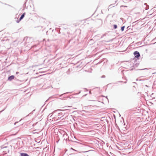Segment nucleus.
<instances>
[{
  "label": "nucleus",
  "mask_w": 156,
  "mask_h": 156,
  "mask_svg": "<svg viewBox=\"0 0 156 156\" xmlns=\"http://www.w3.org/2000/svg\"><path fill=\"white\" fill-rule=\"evenodd\" d=\"M134 55L135 56V57L137 58H138L140 56L139 53L137 51H135L134 52Z\"/></svg>",
  "instance_id": "1"
},
{
  "label": "nucleus",
  "mask_w": 156,
  "mask_h": 156,
  "mask_svg": "<svg viewBox=\"0 0 156 156\" xmlns=\"http://www.w3.org/2000/svg\"><path fill=\"white\" fill-rule=\"evenodd\" d=\"M25 15V13H24L20 17V18L19 20H18L17 21V22L18 23L20 21H21V20L23 19V18L24 17Z\"/></svg>",
  "instance_id": "2"
},
{
  "label": "nucleus",
  "mask_w": 156,
  "mask_h": 156,
  "mask_svg": "<svg viewBox=\"0 0 156 156\" xmlns=\"http://www.w3.org/2000/svg\"><path fill=\"white\" fill-rule=\"evenodd\" d=\"M40 131L38 130H33L32 132V133L33 134H35V133H39Z\"/></svg>",
  "instance_id": "3"
},
{
  "label": "nucleus",
  "mask_w": 156,
  "mask_h": 156,
  "mask_svg": "<svg viewBox=\"0 0 156 156\" xmlns=\"http://www.w3.org/2000/svg\"><path fill=\"white\" fill-rule=\"evenodd\" d=\"M14 76L13 75H12L11 76H9L8 77V79L9 80L11 81V80H12L13 79H14Z\"/></svg>",
  "instance_id": "4"
},
{
  "label": "nucleus",
  "mask_w": 156,
  "mask_h": 156,
  "mask_svg": "<svg viewBox=\"0 0 156 156\" xmlns=\"http://www.w3.org/2000/svg\"><path fill=\"white\" fill-rule=\"evenodd\" d=\"M21 156H29L27 154L24 153H21Z\"/></svg>",
  "instance_id": "5"
},
{
  "label": "nucleus",
  "mask_w": 156,
  "mask_h": 156,
  "mask_svg": "<svg viewBox=\"0 0 156 156\" xmlns=\"http://www.w3.org/2000/svg\"><path fill=\"white\" fill-rule=\"evenodd\" d=\"M124 27H125L124 26H123V27H121V30L122 31L124 30Z\"/></svg>",
  "instance_id": "6"
},
{
  "label": "nucleus",
  "mask_w": 156,
  "mask_h": 156,
  "mask_svg": "<svg viewBox=\"0 0 156 156\" xmlns=\"http://www.w3.org/2000/svg\"><path fill=\"white\" fill-rule=\"evenodd\" d=\"M114 29H115L117 28V26L116 25H114Z\"/></svg>",
  "instance_id": "7"
}]
</instances>
